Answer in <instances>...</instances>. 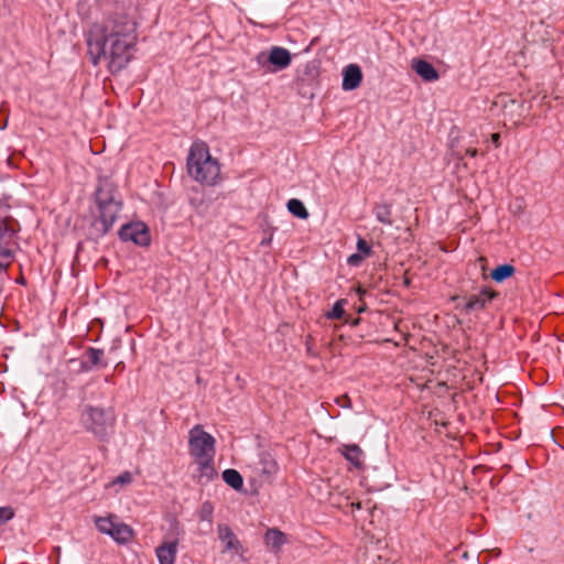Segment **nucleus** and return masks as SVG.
<instances>
[{
	"mask_svg": "<svg viewBox=\"0 0 564 564\" xmlns=\"http://www.w3.org/2000/svg\"><path fill=\"white\" fill-rule=\"evenodd\" d=\"M213 513H214V507L212 502L205 501L199 510V519L202 521H206L208 523L213 522Z\"/></svg>",
	"mask_w": 564,
	"mask_h": 564,
	"instance_id": "393cba45",
	"label": "nucleus"
},
{
	"mask_svg": "<svg viewBox=\"0 0 564 564\" xmlns=\"http://www.w3.org/2000/svg\"><path fill=\"white\" fill-rule=\"evenodd\" d=\"M496 296L494 291L488 289L481 290L477 294H473L468 297L465 308L468 312L484 310Z\"/></svg>",
	"mask_w": 564,
	"mask_h": 564,
	"instance_id": "f8f14e48",
	"label": "nucleus"
},
{
	"mask_svg": "<svg viewBox=\"0 0 564 564\" xmlns=\"http://www.w3.org/2000/svg\"><path fill=\"white\" fill-rule=\"evenodd\" d=\"M133 481V474L131 471H123L118 477L113 478L106 488H111L116 486H128Z\"/></svg>",
	"mask_w": 564,
	"mask_h": 564,
	"instance_id": "5701e85b",
	"label": "nucleus"
},
{
	"mask_svg": "<svg viewBox=\"0 0 564 564\" xmlns=\"http://www.w3.org/2000/svg\"><path fill=\"white\" fill-rule=\"evenodd\" d=\"M516 269L511 264H502L491 271V279L496 282H502L514 273Z\"/></svg>",
	"mask_w": 564,
	"mask_h": 564,
	"instance_id": "412c9836",
	"label": "nucleus"
},
{
	"mask_svg": "<svg viewBox=\"0 0 564 564\" xmlns=\"http://www.w3.org/2000/svg\"><path fill=\"white\" fill-rule=\"evenodd\" d=\"M377 220L381 224L391 226V207L388 204H379L373 209Z\"/></svg>",
	"mask_w": 564,
	"mask_h": 564,
	"instance_id": "aec40b11",
	"label": "nucleus"
},
{
	"mask_svg": "<svg viewBox=\"0 0 564 564\" xmlns=\"http://www.w3.org/2000/svg\"><path fill=\"white\" fill-rule=\"evenodd\" d=\"M466 154L471 156V158H475V156H477L478 152H477L476 149H467L466 150Z\"/></svg>",
	"mask_w": 564,
	"mask_h": 564,
	"instance_id": "2f4dec72",
	"label": "nucleus"
},
{
	"mask_svg": "<svg viewBox=\"0 0 564 564\" xmlns=\"http://www.w3.org/2000/svg\"><path fill=\"white\" fill-rule=\"evenodd\" d=\"M257 62L261 66L268 63V72L275 73L288 68L292 62V56L289 50L282 46H272L268 53H260L257 56Z\"/></svg>",
	"mask_w": 564,
	"mask_h": 564,
	"instance_id": "0eeeda50",
	"label": "nucleus"
},
{
	"mask_svg": "<svg viewBox=\"0 0 564 564\" xmlns=\"http://www.w3.org/2000/svg\"><path fill=\"white\" fill-rule=\"evenodd\" d=\"M173 533L178 535L181 533L180 525L177 521H173Z\"/></svg>",
	"mask_w": 564,
	"mask_h": 564,
	"instance_id": "7c9ffc66",
	"label": "nucleus"
},
{
	"mask_svg": "<svg viewBox=\"0 0 564 564\" xmlns=\"http://www.w3.org/2000/svg\"><path fill=\"white\" fill-rule=\"evenodd\" d=\"M188 449L196 466L195 477L199 482L212 481L217 471L215 468L216 440L199 424L188 432Z\"/></svg>",
	"mask_w": 564,
	"mask_h": 564,
	"instance_id": "f03ea898",
	"label": "nucleus"
},
{
	"mask_svg": "<svg viewBox=\"0 0 564 564\" xmlns=\"http://www.w3.org/2000/svg\"><path fill=\"white\" fill-rule=\"evenodd\" d=\"M96 200L100 213L99 218L102 225V231L107 232L116 223L122 203L116 196L115 188L109 183H105L98 187Z\"/></svg>",
	"mask_w": 564,
	"mask_h": 564,
	"instance_id": "39448f33",
	"label": "nucleus"
},
{
	"mask_svg": "<svg viewBox=\"0 0 564 564\" xmlns=\"http://www.w3.org/2000/svg\"><path fill=\"white\" fill-rule=\"evenodd\" d=\"M412 68L426 82H433L438 78V73L434 66L424 59H413Z\"/></svg>",
	"mask_w": 564,
	"mask_h": 564,
	"instance_id": "2eb2a0df",
	"label": "nucleus"
},
{
	"mask_svg": "<svg viewBox=\"0 0 564 564\" xmlns=\"http://www.w3.org/2000/svg\"><path fill=\"white\" fill-rule=\"evenodd\" d=\"M258 470L265 477L271 479L279 470L275 458L269 453H262L259 457Z\"/></svg>",
	"mask_w": 564,
	"mask_h": 564,
	"instance_id": "4468645a",
	"label": "nucleus"
},
{
	"mask_svg": "<svg viewBox=\"0 0 564 564\" xmlns=\"http://www.w3.org/2000/svg\"><path fill=\"white\" fill-rule=\"evenodd\" d=\"M186 166L188 175L203 185H216L220 178V165L210 155L209 149L204 142L192 144Z\"/></svg>",
	"mask_w": 564,
	"mask_h": 564,
	"instance_id": "7ed1b4c3",
	"label": "nucleus"
},
{
	"mask_svg": "<svg viewBox=\"0 0 564 564\" xmlns=\"http://www.w3.org/2000/svg\"><path fill=\"white\" fill-rule=\"evenodd\" d=\"M491 140L492 142L496 144V145H499V134L498 133H494L491 135Z\"/></svg>",
	"mask_w": 564,
	"mask_h": 564,
	"instance_id": "473e14b6",
	"label": "nucleus"
},
{
	"mask_svg": "<svg viewBox=\"0 0 564 564\" xmlns=\"http://www.w3.org/2000/svg\"><path fill=\"white\" fill-rule=\"evenodd\" d=\"M138 41L137 22L124 12L108 14L86 33L87 52L97 66L106 63L110 73L122 70L132 59Z\"/></svg>",
	"mask_w": 564,
	"mask_h": 564,
	"instance_id": "f257e3e1",
	"label": "nucleus"
},
{
	"mask_svg": "<svg viewBox=\"0 0 564 564\" xmlns=\"http://www.w3.org/2000/svg\"><path fill=\"white\" fill-rule=\"evenodd\" d=\"M12 262H13V260L10 259L9 253H4V256H0V274L6 272Z\"/></svg>",
	"mask_w": 564,
	"mask_h": 564,
	"instance_id": "cd10ccee",
	"label": "nucleus"
},
{
	"mask_svg": "<svg viewBox=\"0 0 564 564\" xmlns=\"http://www.w3.org/2000/svg\"><path fill=\"white\" fill-rule=\"evenodd\" d=\"M80 420L85 430L100 441H107L113 432L115 415L110 410L86 406Z\"/></svg>",
	"mask_w": 564,
	"mask_h": 564,
	"instance_id": "20e7f679",
	"label": "nucleus"
},
{
	"mask_svg": "<svg viewBox=\"0 0 564 564\" xmlns=\"http://www.w3.org/2000/svg\"><path fill=\"white\" fill-rule=\"evenodd\" d=\"M94 522L100 533L109 535L120 544L128 543L133 536L132 529L128 524L117 521V517L113 514L95 517Z\"/></svg>",
	"mask_w": 564,
	"mask_h": 564,
	"instance_id": "423d86ee",
	"label": "nucleus"
},
{
	"mask_svg": "<svg viewBox=\"0 0 564 564\" xmlns=\"http://www.w3.org/2000/svg\"><path fill=\"white\" fill-rule=\"evenodd\" d=\"M364 258L365 257H362L360 253H352L351 256L348 257L347 262L350 265H358Z\"/></svg>",
	"mask_w": 564,
	"mask_h": 564,
	"instance_id": "c756f323",
	"label": "nucleus"
},
{
	"mask_svg": "<svg viewBox=\"0 0 564 564\" xmlns=\"http://www.w3.org/2000/svg\"><path fill=\"white\" fill-rule=\"evenodd\" d=\"M14 242L6 243L4 241H0V256H4V253H9L10 259H14Z\"/></svg>",
	"mask_w": 564,
	"mask_h": 564,
	"instance_id": "bb28decb",
	"label": "nucleus"
},
{
	"mask_svg": "<svg viewBox=\"0 0 564 564\" xmlns=\"http://www.w3.org/2000/svg\"><path fill=\"white\" fill-rule=\"evenodd\" d=\"M177 539L171 541L162 542L155 549V555L159 561V564H175L176 555H177Z\"/></svg>",
	"mask_w": 564,
	"mask_h": 564,
	"instance_id": "9b49d317",
	"label": "nucleus"
},
{
	"mask_svg": "<svg viewBox=\"0 0 564 564\" xmlns=\"http://www.w3.org/2000/svg\"><path fill=\"white\" fill-rule=\"evenodd\" d=\"M357 250H358L357 253H360L362 257H367V256H369L371 253L370 246L362 238H359L358 241H357Z\"/></svg>",
	"mask_w": 564,
	"mask_h": 564,
	"instance_id": "a878e982",
	"label": "nucleus"
},
{
	"mask_svg": "<svg viewBox=\"0 0 564 564\" xmlns=\"http://www.w3.org/2000/svg\"><path fill=\"white\" fill-rule=\"evenodd\" d=\"M362 82V72L357 64H349L343 70L341 88L345 91L357 89Z\"/></svg>",
	"mask_w": 564,
	"mask_h": 564,
	"instance_id": "9d476101",
	"label": "nucleus"
},
{
	"mask_svg": "<svg viewBox=\"0 0 564 564\" xmlns=\"http://www.w3.org/2000/svg\"><path fill=\"white\" fill-rule=\"evenodd\" d=\"M217 534L219 541L224 545V553H230L231 555H236L241 552L242 545L229 525L218 524Z\"/></svg>",
	"mask_w": 564,
	"mask_h": 564,
	"instance_id": "1a4fd4ad",
	"label": "nucleus"
},
{
	"mask_svg": "<svg viewBox=\"0 0 564 564\" xmlns=\"http://www.w3.org/2000/svg\"><path fill=\"white\" fill-rule=\"evenodd\" d=\"M119 237L122 241H131L138 246H148L150 243L149 229L142 221L123 225L119 230Z\"/></svg>",
	"mask_w": 564,
	"mask_h": 564,
	"instance_id": "6e6552de",
	"label": "nucleus"
},
{
	"mask_svg": "<svg viewBox=\"0 0 564 564\" xmlns=\"http://www.w3.org/2000/svg\"><path fill=\"white\" fill-rule=\"evenodd\" d=\"M345 301L338 300L334 305L333 308L326 314V317L329 319H339L343 317L345 310H344Z\"/></svg>",
	"mask_w": 564,
	"mask_h": 564,
	"instance_id": "b1692460",
	"label": "nucleus"
},
{
	"mask_svg": "<svg viewBox=\"0 0 564 564\" xmlns=\"http://www.w3.org/2000/svg\"><path fill=\"white\" fill-rule=\"evenodd\" d=\"M224 481L234 488L235 490H240L243 487L242 476L236 469H226L223 471Z\"/></svg>",
	"mask_w": 564,
	"mask_h": 564,
	"instance_id": "6ab92c4d",
	"label": "nucleus"
},
{
	"mask_svg": "<svg viewBox=\"0 0 564 564\" xmlns=\"http://www.w3.org/2000/svg\"><path fill=\"white\" fill-rule=\"evenodd\" d=\"M338 451L355 468H361L364 466L365 455L358 445L343 444Z\"/></svg>",
	"mask_w": 564,
	"mask_h": 564,
	"instance_id": "ddd939ff",
	"label": "nucleus"
},
{
	"mask_svg": "<svg viewBox=\"0 0 564 564\" xmlns=\"http://www.w3.org/2000/svg\"><path fill=\"white\" fill-rule=\"evenodd\" d=\"M102 356H104V351L101 349L90 347L86 351V357L88 358L90 365H88L86 361L78 360V359H70L69 362H72V364L77 362V364H79L80 370L89 371L91 369V366H97L100 364Z\"/></svg>",
	"mask_w": 564,
	"mask_h": 564,
	"instance_id": "dca6fc26",
	"label": "nucleus"
},
{
	"mask_svg": "<svg viewBox=\"0 0 564 564\" xmlns=\"http://www.w3.org/2000/svg\"><path fill=\"white\" fill-rule=\"evenodd\" d=\"M15 228L8 218L0 219V241L6 243L14 242Z\"/></svg>",
	"mask_w": 564,
	"mask_h": 564,
	"instance_id": "a211bd4d",
	"label": "nucleus"
},
{
	"mask_svg": "<svg viewBox=\"0 0 564 564\" xmlns=\"http://www.w3.org/2000/svg\"><path fill=\"white\" fill-rule=\"evenodd\" d=\"M265 543L278 551L286 543V535L278 529H269L265 533Z\"/></svg>",
	"mask_w": 564,
	"mask_h": 564,
	"instance_id": "f3484780",
	"label": "nucleus"
},
{
	"mask_svg": "<svg viewBox=\"0 0 564 564\" xmlns=\"http://www.w3.org/2000/svg\"><path fill=\"white\" fill-rule=\"evenodd\" d=\"M13 517V512L10 508H0V523L7 522Z\"/></svg>",
	"mask_w": 564,
	"mask_h": 564,
	"instance_id": "c85d7f7f",
	"label": "nucleus"
},
{
	"mask_svg": "<svg viewBox=\"0 0 564 564\" xmlns=\"http://www.w3.org/2000/svg\"><path fill=\"white\" fill-rule=\"evenodd\" d=\"M288 209L291 214H293L294 216H296L301 219H306L308 217V212L305 208L304 204L300 199H296V198L290 199L288 202Z\"/></svg>",
	"mask_w": 564,
	"mask_h": 564,
	"instance_id": "4be33fe9",
	"label": "nucleus"
}]
</instances>
